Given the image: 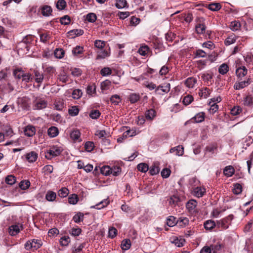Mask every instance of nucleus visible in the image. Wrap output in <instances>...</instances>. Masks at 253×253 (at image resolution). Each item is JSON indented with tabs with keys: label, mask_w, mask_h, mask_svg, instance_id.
<instances>
[{
	"label": "nucleus",
	"mask_w": 253,
	"mask_h": 253,
	"mask_svg": "<svg viewBox=\"0 0 253 253\" xmlns=\"http://www.w3.org/2000/svg\"><path fill=\"white\" fill-rule=\"evenodd\" d=\"M78 201V197L77 194H73L71 195L68 198V202L70 204L75 205L77 203Z\"/></svg>",
	"instance_id": "09e8293b"
},
{
	"label": "nucleus",
	"mask_w": 253,
	"mask_h": 253,
	"mask_svg": "<svg viewBox=\"0 0 253 253\" xmlns=\"http://www.w3.org/2000/svg\"><path fill=\"white\" fill-rule=\"evenodd\" d=\"M79 110L77 106H74L68 110L69 114L72 116H76L79 114Z\"/></svg>",
	"instance_id": "bf43d9fd"
},
{
	"label": "nucleus",
	"mask_w": 253,
	"mask_h": 253,
	"mask_svg": "<svg viewBox=\"0 0 253 253\" xmlns=\"http://www.w3.org/2000/svg\"><path fill=\"white\" fill-rule=\"evenodd\" d=\"M42 68L45 74L47 75V79H50L56 71L55 68L52 66H45L42 67Z\"/></svg>",
	"instance_id": "f8f14e48"
},
{
	"label": "nucleus",
	"mask_w": 253,
	"mask_h": 253,
	"mask_svg": "<svg viewBox=\"0 0 253 253\" xmlns=\"http://www.w3.org/2000/svg\"><path fill=\"white\" fill-rule=\"evenodd\" d=\"M54 54L56 58L61 59L63 57L65 52L63 49L57 48L54 51Z\"/></svg>",
	"instance_id": "a19ab883"
},
{
	"label": "nucleus",
	"mask_w": 253,
	"mask_h": 253,
	"mask_svg": "<svg viewBox=\"0 0 253 253\" xmlns=\"http://www.w3.org/2000/svg\"><path fill=\"white\" fill-rule=\"evenodd\" d=\"M68 34L69 36H71L72 38L77 36H80L84 34V31L81 29H74L68 32Z\"/></svg>",
	"instance_id": "4be33fe9"
},
{
	"label": "nucleus",
	"mask_w": 253,
	"mask_h": 253,
	"mask_svg": "<svg viewBox=\"0 0 253 253\" xmlns=\"http://www.w3.org/2000/svg\"><path fill=\"white\" fill-rule=\"evenodd\" d=\"M36 131V128L34 126L28 125L25 127L24 132L25 135L32 137L35 135Z\"/></svg>",
	"instance_id": "9b49d317"
},
{
	"label": "nucleus",
	"mask_w": 253,
	"mask_h": 253,
	"mask_svg": "<svg viewBox=\"0 0 253 253\" xmlns=\"http://www.w3.org/2000/svg\"><path fill=\"white\" fill-rule=\"evenodd\" d=\"M206 193V189L203 187H197L193 189L192 194L198 198L203 196Z\"/></svg>",
	"instance_id": "0eeeda50"
},
{
	"label": "nucleus",
	"mask_w": 253,
	"mask_h": 253,
	"mask_svg": "<svg viewBox=\"0 0 253 253\" xmlns=\"http://www.w3.org/2000/svg\"><path fill=\"white\" fill-rule=\"evenodd\" d=\"M215 226V222L211 220L206 221L204 223V227L206 230H211Z\"/></svg>",
	"instance_id": "f704fd0d"
},
{
	"label": "nucleus",
	"mask_w": 253,
	"mask_h": 253,
	"mask_svg": "<svg viewBox=\"0 0 253 253\" xmlns=\"http://www.w3.org/2000/svg\"><path fill=\"white\" fill-rule=\"evenodd\" d=\"M220 248V245L212 246L211 247L205 246L202 249L200 253H211L212 251L213 253H215L216 250H219Z\"/></svg>",
	"instance_id": "1a4fd4ad"
},
{
	"label": "nucleus",
	"mask_w": 253,
	"mask_h": 253,
	"mask_svg": "<svg viewBox=\"0 0 253 253\" xmlns=\"http://www.w3.org/2000/svg\"><path fill=\"white\" fill-rule=\"evenodd\" d=\"M196 31L198 34H203L206 30V26L205 25H203V24H197L196 27Z\"/></svg>",
	"instance_id": "c03bdc74"
},
{
	"label": "nucleus",
	"mask_w": 253,
	"mask_h": 253,
	"mask_svg": "<svg viewBox=\"0 0 253 253\" xmlns=\"http://www.w3.org/2000/svg\"><path fill=\"white\" fill-rule=\"evenodd\" d=\"M248 70L245 66L238 68L236 70V74L239 78L244 77L247 74Z\"/></svg>",
	"instance_id": "ddd939ff"
},
{
	"label": "nucleus",
	"mask_w": 253,
	"mask_h": 253,
	"mask_svg": "<svg viewBox=\"0 0 253 253\" xmlns=\"http://www.w3.org/2000/svg\"><path fill=\"white\" fill-rule=\"evenodd\" d=\"M24 72V71L21 68H17L14 70L13 75L16 79L21 80Z\"/></svg>",
	"instance_id": "7c9ffc66"
},
{
	"label": "nucleus",
	"mask_w": 253,
	"mask_h": 253,
	"mask_svg": "<svg viewBox=\"0 0 253 253\" xmlns=\"http://www.w3.org/2000/svg\"><path fill=\"white\" fill-rule=\"evenodd\" d=\"M131 246V243L129 239H124L121 243V248L123 250H127Z\"/></svg>",
	"instance_id": "2f4dec72"
},
{
	"label": "nucleus",
	"mask_w": 253,
	"mask_h": 253,
	"mask_svg": "<svg viewBox=\"0 0 253 253\" xmlns=\"http://www.w3.org/2000/svg\"><path fill=\"white\" fill-rule=\"evenodd\" d=\"M38 158V154L35 151H31L26 155V159L29 163L35 162Z\"/></svg>",
	"instance_id": "4468645a"
},
{
	"label": "nucleus",
	"mask_w": 253,
	"mask_h": 253,
	"mask_svg": "<svg viewBox=\"0 0 253 253\" xmlns=\"http://www.w3.org/2000/svg\"><path fill=\"white\" fill-rule=\"evenodd\" d=\"M34 74L35 76V81L36 83L41 85L42 82L44 77L42 74L38 70H35L34 71Z\"/></svg>",
	"instance_id": "dca6fc26"
},
{
	"label": "nucleus",
	"mask_w": 253,
	"mask_h": 253,
	"mask_svg": "<svg viewBox=\"0 0 253 253\" xmlns=\"http://www.w3.org/2000/svg\"><path fill=\"white\" fill-rule=\"evenodd\" d=\"M94 147V143L91 141H87L85 143L84 148L86 151L91 152Z\"/></svg>",
	"instance_id": "338daca9"
},
{
	"label": "nucleus",
	"mask_w": 253,
	"mask_h": 253,
	"mask_svg": "<svg viewBox=\"0 0 253 253\" xmlns=\"http://www.w3.org/2000/svg\"><path fill=\"white\" fill-rule=\"evenodd\" d=\"M242 191V185L239 183H236L234 185L233 189V192L236 195L240 194Z\"/></svg>",
	"instance_id": "13d9d810"
},
{
	"label": "nucleus",
	"mask_w": 253,
	"mask_h": 253,
	"mask_svg": "<svg viewBox=\"0 0 253 253\" xmlns=\"http://www.w3.org/2000/svg\"><path fill=\"white\" fill-rule=\"evenodd\" d=\"M251 83L250 79H248L247 81L236 82L234 85V88L236 90H240L248 86Z\"/></svg>",
	"instance_id": "9d476101"
},
{
	"label": "nucleus",
	"mask_w": 253,
	"mask_h": 253,
	"mask_svg": "<svg viewBox=\"0 0 253 253\" xmlns=\"http://www.w3.org/2000/svg\"><path fill=\"white\" fill-rule=\"evenodd\" d=\"M156 116V112L151 109L147 110L145 113V117L147 120H152Z\"/></svg>",
	"instance_id": "473e14b6"
},
{
	"label": "nucleus",
	"mask_w": 253,
	"mask_h": 253,
	"mask_svg": "<svg viewBox=\"0 0 253 253\" xmlns=\"http://www.w3.org/2000/svg\"><path fill=\"white\" fill-rule=\"evenodd\" d=\"M19 187L22 190L28 189L30 186V182L29 180L22 181L19 183Z\"/></svg>",
	"instance_id": "864d4df0"
},
{
	"label": "nucleus",
	"mask_w": 253,
	"mask_h": 253,
	"mask_svg": "<svg viewBox=\"0 0 253 253\" xmlns=\"http://www.w3.org/2000/svg\"><path fill=\"white\" fill-rule=\"evenodd\" d=\"M229 67L226 64H222L220 66L218 71L220 74L224 75L228 71Z\"/></svg>",
	"instance_id": "5fc2aeb1"
},
{
	"label": "nucleus",
	"mask_w": 253,
	"mask_h": 253,
	"mask_svg": "<svg viewBox=\"0 0 253 253\" xmlns=\"http://www.w3.org/2000/svg\"><path fill=\"white\" fill-rule=\"evenodd\" d=\"M5 181L7 184L11 185L15 183L16 178L14 176L9 175L5 178Z\"/></svg>",
	"instance_id": "680f3d73"
},
{
	"label": "nucleus",
	"mask_w": 253,
	"mask_h": 253,
	"mask_svg": "<svg viewBox=\"0 0 253 253\" xmlns=\"http://www.w3.org/2000/svg\"><path fill=\"white\" fill-rule=\"evenodd\" d=\"M109 56V53L105 50L98 52L97 59H103Z\"/></svg>",
	"instance_id": "0e129e2a"
},
{
	"label": "nucleus",
	"mask_w": 253,
	"mask_h": 253,
	"mask_svg": "<svg viewBox=\"0 0 253 253\" xmlns=\"http://www.w3.org/2000/svg\"><path fill=\"white\" fill-rule=\"evenodd\" d=\"M208 8L212 11H217L221 8V5L219 3H212L209 4Z\"/></svg>",
	"instance_id": "603ef678"
},
{
	"label": "nucleus",
	"mask_w": 253,
	"mask_h": 253,
	"mask_svg": "<svg viewBox=\"0 0 253 253\" xmlns=\"http://www.w3.org/2000/svg\"><path fill=\"white\" fill-rule=\"evenodd\" d=\"M33 79V76L30 73L24 72L22 77L21 80L25 83H28L32 82Z\"/></svg>",
	"instance_id": "5701e85b"
},
{
	"label": "nucleus",
	"mask_w": 253,
	"mask_h": 253,
	"mask_svg": "<svg viewBox=\"0 0 253 253\" xmlns=\"http://www.w3.org/2000/svg\"><path fill=\"white\" fill-rule=\"evenodd\" d=\"M121 172V169L120 167L118 166H114L111 168V174H112L114 176L119 175Z\"/></svg>",
	"instance_id": "e2e57ef3"
},
{
	"label": "nucleus",
	"mask_w": 253,
	"mask_h": 253,
	"mask_svg": "<svg viewBox=\"0 0 253 253\" xmlns=\"http://www.w3.org/2000/svg\"><path fill=\"white\" fill-rule=\"evenodd\" d=\"M101 115L100 112L98 110H92L89 113V117L92 119H98Z\"/></svg>",
	"instance_id": "3c124183"
},
{
	"label": "nucleus",
	"mask_w": 253,
	"mask_h": 253,
	"mask_svg": "<svg viewBox=\"0 0 253 253\" xmlns=\"http://www.w3.org/2000/svg\"><path fill=\"white\" fill-rule=\"evenodd\" d=\"M86 20L89 22H94L97 18L96 15L93 13H89L86 15Z\"/></svg>",
	"instance_id": "774afa93"
},
{
	"label": "nucleus",
	"mask_w": 253,
	"mask_h": 253,
	"mask_svg": "<svg viewBox=\"0 0 253 253\" xmlns=\"http://www.w3.org/2000/svg\"><path fill=\"white\" fill-rule=\"evenodd\" d=\"M58 79L63 83H66L68 81V77L65 72H62L58 75Z\"/></svg>",
	"instance_id": "79ce46f5"
},
{
	"label": "nucleus",
	"mask_w": 253,
	"mask_h": 253,
	"mask_svg": "<svg viewBox=\"0 0 253 253\" xmlns=\"http://www.w3.org/2000/svg\"><path fill=\"white\" fill-rule=\"evenodd\" d=\"M66 2L65 0H58L56 4L57 8L59 10H63L66 6Z\"/></svg>",
	"instance_id": "de8ad7c7"
},
{
	"label": "nucleus",
	"mask_w": 253,
	"mask_h": 253,
	"mask_svg": "<svg viewBox=\"0 0 253 253\" xmlns=\"http://www.w3.org/2000/svg\"><path fill=\"white\" fill-rule=\"evenodd\" d=\"M109 200L108 199H104L96 205L92 206L91 208L100 210L106 207L109 204Z\"/></svg>",
	"instance_id": "6ab92c4d"
},
{
	"label": "nucleus",
	"mask_w": 253,
	"mask_h": 253,
	"mask_svg": "<svg viewBox=\"0 0 253 253\" xmlns=\"http://www.w3.org/2000/svg\"><path fill=\"white\" fill-rule=\"evenodd\" d=\"M47 105V101L41 98H36L33 101L34 110H41L45 108Z\"/></svg>",
	"instance_id": "7ed1b4c3"
},
{
	"label": "nucleus",
	"mask_w": 253,
	"mask_h": 253,
	"mask_svg": "<svg viewBox=\"0 0 253 253\" xmlns=\"http://www.w3.org/2000/svg\"><path fill=\"white\" fill-rule=\"evenodd\" d=\"M81 133L79 130H74L70 133V137L74 141H80Z\"/></svg>",
	"instance_id": "72a5a7b5"
},
{
	"label": "nucleus",
	"mask_w": 253,
	"mask_h": 253,
	"mask_svg": "<svg viewBox=\"0 0 253 253\" xmlns=\"http://www.w3.org/2000/svg\"><path fill=\"white\" fill-rule=\"evenodd\" d=\"M86 93L92 96H94L96 94V86L92 84L88 85L86 88Z\"/></svg>",
	"instance_id": "e433bc0d"
},
{
	"label": "nucleus",
	"mask_w": 253,
	"mask_h": 253,
	"mask_svg": "<svg viewBox=\"0 0 253 253\" xmlns=\"http://www.w3.org/2000/svg\"><path fill=\"white\" fill-rule=\"evenodd\" d=\"M233 216L230 215L225 218H223L217 221V224L219 227H221L223 229H226L228 228L229 225L230 224L231 221L233 219Z\"/></svg>",
	"instance_id": "39448f33"
},
{
	"label": "nucleus",
	"mask_w": 253,
	"mask_h": 253,
	"mask_svg": "<svg viewBox=\"0 0 253 253\" xmlns=\"http://www.w3.org/2000/svg\"><path fill=\"white\" fill-rule=\"evenodd\" d=\"M47 133L50 137H54L58 134V129L55 126H51L48 129Z\"/></svg>",
	"instance_id": "393cba45"
},
{
	"label": "nucleus",
	"mask_w": 253,
	"mask_h": 253,
	"mask_svg": "<svg viewBox=\"0 0 253 253\" xmlns=\"http://www.w3.org/2000/svg\"><path fill=\"white\" fill-rule=\"evenodd\" d=\"M110 101L115 105H118L121 101L120 97L117 94L113 95L110 98Z\"/></svg>",
	"instance_id": "69168bd1"
},
{
	"label": "nucleus",
	"mask_w": 253,
	"mask_h": 253,
	"mask_svg": "<svg viewBox=\"0 0 253 253\" xmlns=\"http://www.w3.org/2000/svg\"><path fill=\"white\" fill-rule=\"evenodd\" d=\"M168 201H169V204L171 207H174L176 205H177L178 203L179 202L180 199L178 196H175V195H173L169 198Z\"/></svg>",
	"instance_id": "bb28decb"
},
{
	"label": "nucleus",
	"mask_w": 253,
	"mask_h": 253,
	"mask_svg": "<svg viewBox=\"0 0 253 253\" xmlns=\"http://www.w3.org/2000/svg\"><path fill=\"white\" fill-rule=\"evenodd\" d=\"M184 240L182 238H178L177 237H173L170 238V242L171 243L174 244L176 246L178 247H181L183 246Z\"/></svg>",
	"instance_id": "f3484780"
},
{
	"label": "nucleus",
	"mask_w": 253,
	"mask_h": 253,
	"mask_svg": "<svg viewBox=\"0 0 253 253\" xmlns=\"http://www.w3.org/2000/svg\"><path fill=\"white\" fill-rule=\"evenodd\" d=\"M195 58H204L207 56L206 52L202 49H197L194 52Z\"/></svg>",
	"instance_id": "4c0bfd02"
},
{
	"label": "nucleus",
	"mask_w": 253,
	"mask_h": 253,
	"mask_svg": "<svg viewBox=\"0 0 253 253\" xmlns=\"http://www.w3.org/2000/svg\"><path fill=\"white\" fill-rule=\"evenodd\" d=\"M196 82V79L194 78H189L186 80L185 84L189 88H192Z\"/></svg>",
	"instance_id": "ea45409f"
},
{
	"label": "nucleus",
	"mask_w": 253,
	"mask_h": 253,
	"mask_svg": "<svg viewBox=\"0 0 253 253\" xmlns=\"http://www.w3.org/2000/svg\"><path fill=\"white\" fill-rule=\"evenodd\" d=\"M63 149L58 146H52L45 152V158L51 160L52 157H57L62 152Z\"/></svg>",
	"instance_id": "f257e3e1"
},
{
	"label": "nucleus",
	"mask_w": 253,
	"mask_h": 253,
	"mask_svg": "<svg viewBox=\"0 0 253 253\" xmlns=\"http://www.w3.org/2000/svg\"><path fill=\"white\" fill-rule=\"evenodd\" d=\"M54 108L58 111H62L64 108V103L63 99L58 98L56 99L54 103Z\"/></svg>",
	"instance_id": "a211bd4d"
},
{
	"label": "nucleus",
	"mask_w": 253,
	"mask_h": 253,
	"mask_svg": "<svg viewBox=\"0 0 253 253\" xmlns=\"http://www.w3.org/2000/svg\"><path fill=\"white\" fill-rule=\"evenodd\" d=\"M241 27L240 22L238 21H233L230 25V29L234 31L238 30Z\"/></svg>",
	"instance_id": "6e6d98bb"
},
{
	"label": "nucleus",
	"mask_w": 253,
	"mask_h": 253,
	"mask_svg": "<svg viewBox=\"0 0 253 253\" xmlns=\"http://www.w3.org/2000/svg\"><path fill=\"white\" fill-rule=\"evenodd\" d=\"M52 12V8L50 6L44 5L42 8V13L43 16H49Z\"/></svg>",
	"instance_id": "c85d7f7f"
},
{
	"label": "nucleus",
	"mask_w": 253,
	"mask_h": 253,
	"mask_svg": "<svg viewBox=\"0 0 253 253\" xmlns=\"http://www.w3.org/2000/svg\"><path fill=\"white\" fill-rule=\"evenodd\" d=\"M197 202L195 200H190L186 204V208L190 212L194 211L197 206Z\"/></svg>",
	"instance_id": "aec40b11"
},
{
	"label": "nucleus",
	"mask_w": 253,
	"mask_h": 253,
	"mask_svg": "<svg viewBox=\"0 0 253 253\" xmlns=\"http://www.w3.org/2000/svg\"><path fill=\"white\" fill-rule=\"evenodd\" d=\"M205 117V114L203 112L197 113L192 119L194 120L196 123H201L204 121Z\"/></svg>",
	"instance_id": "b1692460"
},
{
	"label": "nucleus",
	"mask_w": 253,
	"mask_h": 253,
	"mask_svg": "<svg viewBox=\"0 0 253 253\" xmlns=\"http://www.w3.org/2000/svg\"><path fill=\"white\" fill-rule=\"evenodd\" d=\"M170 84L169 83H164L159 85L155 89V92L158 94H163V93H167L170 90Z\"/></svg>",
	"instance_id": "423d86ee"
},
{
	"label": "nucleus",
	"mask_w": 253,
	"mask_h": 253,
	"mask_svg": "<svg viewBox=\"0 0 253 253\" xmlns=\"http://www.w3.org/2000/svg\"><path fill=\"white\" fill-rule=\"evenodd\" d=\"M243 104L246 106L251 107L253 105V97L249 95L244 98Z\"/></svg>",
	"instance_id": "cd10ccee"
},
{
	"label": "nucleus",
	"mask_w": 253,
	"mask_h": 253,
	"mask_svg": "<svg viewBox=\"0 0 253 253\" xmlns=\"http://www.w3.org/2000/svg\"><path fill=\"white\" fill-rule=\"evenodd\" d=\"M42 243L41 240L33 239L28 241L25 244V248L27 250L31 249L37 250L42 246Z\"/></svg>",
	"instance_id": "f03ea898"
},
{
	"label": "nucleus",
	"mask_w": 253,
	"mask_h": 253,
	"mask_svg": "<svg viewBox=\"0 0 253 253\" xmlns=\"http://www.w3.org/2000/svg\"><path fill=\"white\" fill-rule=\"evenodd\" d=\"M69 193V190L67 188L63 187L58 191V195L61 198H64L68 195Z\"/></svg>",
	"instance_id": "58836bf2"
},
{
	"label": "nucleus",
	"mask_w": 253,
	"mask_h": 253,
	"mask_svg": "<svg viewBox=\"0 0 253 253\" xmlns=\"http://www.w3.org/2000/svg\"><path fill=\"white\" fill-rule=\"evenodd\" d=\"M149 47L147 45L141 46L138 49V53L142 56H145L148 52Z\"/></svg>",
	"instance_id": "4d7b16f0"
},
{
	"label": "nucleus",
	"mask_w": 253,
	"mask_h": 253,
	"mask_svg": "<svg viewBox=\"0 0 253 253\" xmlns=\"http://www.w3.org/2000/svg\"><path fill=\"white\" fill-rule=\"evenodd\" d=\"M189 218L186 217L181 216L177 220V225L180 227H184L188 225Z\"/></svg>",
	"instance_id": "2eb2a0df"
},
{
	"label": "nucleus",
	"mask_w": 253,
	"mask_h": 253,
	"mask_svg": "<svg viewBox=\"0 0 253 253\" xmlns=\"http://www.w3.org/2000/svg\"><path fill=\"white\" fill-rule=\"evenodd\" d=\"M101 173L105 175L111 174V168L108 166H104L100 169Z\"/></svg>",
	"instance_id": "a18cd8bd"
},
{
	"label": "nucleus",
	"mask_w": 253,
	"mask_h": 253,
	"mask_svg": "<svg viewBox=\"0 0 253 253\" xmlns=\"http://www.w3.org/2000/svg\"><path fill=\"white\" fill-rule=\"evenodd\" d=\"M18 104L19 107L23 110H29L30 109L31 100L27 97L24 96L18 98Z\"/></svg>",
	"instance_id": "20e7f679"
},
{
	"label": "nucleus",
	"mask_w": 253,
	"mask_h": 253,
	"mask_svg": "<svg viewBox=\"0 0 253 253\" xmlns=\"http://www.w3.org/2000/svg\"><path fill=\"white\" fill-rule=\"evenodd\" d=\"M210 94V90L206 87L204 89L200 90V92H199V95L204 98H207L209 96Z\"/></svg>",
	"instance_id": "49530a36"
},
{
	"label": "nucleus",
	"mask_w": 253,
	"mask_h": 253,
	"mask_svg": "<svg viewBox=\"0 0 253 253\" xmlns=\"http://www.w3.org/2000/svg\"><path fill=\"white\" fill-rule=\"evenodd\" d=\"M236 41V37L234 35H232L226 39L224 43L226 45H229L234 43Z\"/></svg>",
	"instance_id": "c9c22d12"
},
{
	"label": "nucleus",
	"mask_w": 253,
	"mask_h": 253,
	"mask_svg": "<svg viewBox=\"0 0 253 253\" xmlns=\"http://www.w3.org/2000/svg\"><path fill=\"white\" fill-rule=\"evenodd\" d=\"M167 224L169 227H173L177 225V220L176 217L173 216H169L167 219Z\"/></svg>",
	"instance_id": "c756f323"
},
{
	"label": "nucleus",
	"mask_w": 253,
	"mask_h": 253,
	"mask_svg": "<svg viewBox=\"0 0 253 253\" xmlns=\"http://www.w3.org/2000/svg\"><path fill=\"white\" fill-rule=\"evenodd\" d=\"M137 169L141 172H146L149 169V167L145 163H140L137 165Z\"/></svg>",
	"instance_id": "8fccbe9b"
},
{
	"label": "nucleus",
	"mask_w": 253,
	"mask_h": 253,
	"mask_svg": "<svg viewBox=\"0 0 253 253\" xmlns=\"http://www.w3.org/2000/svg\"><path fill=\"white\" fill-rule=\"evenodd\" d=\"M23 228L22 225L15 224L12 225L9 227V233L11 236H15L17 235L20 231V229Z\"/></svg>",
	"instance_id": "6e6552de"
},
{
	"label": "nucleus",
	"mask_w": 253,
	"mask_h": 253,
	"mask_svg": "<svg viewBox=\"0 0 253 253\" xmlns=\"http://www.w3.org/2000/svg\"><path fill=\"white\" fill-rule=\"evenodd\" d=\"M234 172L235 169L234 168L231 166L226 167L223 170L224 174L227 177H230L232 176L234 173Z\"/></svg>",
	"instance_id": "412c9836"
},
{
	"label": "nucleus",
	"mask_w": 253,
	"mask_h": 253,
	"mask_svg": "<svg viewBox=\"0 0 253 253\" xmlns=\"http://www.w3.org/2000/svg\"><path fill=\"white\" fill-rule=\"evenodd\" d=\"M116 6L119 8L121 9L127 6V2L126 0H116L115 3Z\"/></svg>",
	"instance_id": "37998d69"
},
{
	"label": "nucleus",
	"mask_w": 253,
	"mask_h": 253,
	"mask_svg": "<svg viewBox=\"0 0 253 253\" xmlns=\"http://www.w3.org/2000/svg\"><path fill=\"white\" fill-rule=\"evenodd\" d=\"M82 229L79 227L72 228L69 233L73 236H78L81 233Z\"/></svg>",
	"instance_id": "052dcab7"
},
{
	"label": "nucleus",
	"mask_w": 253,
	"mask_h": 253,
	"mask_svg": "<svg viewBox=\"0 0 253 253\" xmlns=\"http://www.w3.org/2000/svg\"><path fill=\"white\" fill-rule=\"evenodd\" d=\"M56 193L52 191H48L45 195V199L49 202H53L55 200Z\"/></svg>",
	"instance_id": "a878e982"
}]
</instances>
